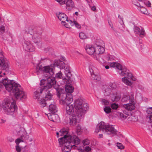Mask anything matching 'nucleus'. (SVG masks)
Here are the masks:
<instances>
[{"instance_id": "nucleus-45", "label": "nucleus", "mask_w": 152, "mask_h": 152, "mask_svg": "<svg viewBox=\"0 0 152 152\" xmlns=\"http://www.w3.org/2000/svg\"><path fill=\"white\" fill-rule=\"evenodd\" d=\"M5 27L4 26H1L0 27V34H1L5 32Z\"/></svg>"}, {"instance_id": "nucleus-47", "label": "nucleus", "mask_w": 152, "mask_h": 152, "mask_svg": "<svg viewBox=\"0 0 152 152\" xmlns=\"http://www.w3.org/2000/svg\"><path fill=\"white\" fill-rule=\"evenodd\" d=\"M132 3L137 7H140L141 6L140 4L136 0H133Z\"/></svg>"}, {"instance_id": "nucleus-30", "label": "nucleus", "mask_w": 152, "mask_h": 152, "mask_svg": "<svg viewBox=\"0 0 152 152\" xmlns=\"http://www.w3.org/2000/svg\"><path fill=\"white\" fill-rule=\"evenodd\" d=\"M65 3L67 9L69 10H70L71 8L74 7V3L72 0H67Z\"/></svg>"}, {"instance_id": "nucleus-9", "label": "nucleus", "mask_w": 152, "mask_h": 152, "mask_svg": "<svg viewBox=\"0 0 152 152\" xmlns=\"http://www.w3.org/2000/svg\"><path fill=\"white\" fill-rule=\"evenodd\" d=\"M57 95L58 97L60 98L59 100L60 104H64L65 103L64 99H66V97L67 95L65 93V90L64 89L58 88L56 89Z\"/></svg>"}, {"instance_id": "nucleus-51", "label": "nucleus", "mask_w": 152, "mask_h": 152, "mask_svg": "<svg viewBox=\"0 0 152 152\" xmlns=\"http://www.w3.org/2000/svg\"><path fill=\"white\" fill-rule=\"evenodd\" d=\"M128 98L126 95H124L122 97V100L123 102L127 101V100H128Z\"/></svg>"}, {"instance_id": "nucleus-3", "label": "nucleus", "mask_w": 152, "mask_h": 152, "mask_svg": "<svg viewBox=\"0 0 152 152\" xmlns=\"http://www.w3.org/2000/svg\"><path fill=\"white\" fill-rule=\"evenodd\" d=\"M110 66L111 67L115 68L121 70L120 74L124 76L122 79V80L124 83L127 85L131 86L132 84V83L131 80L135 81L136 79L134 77L131 72L126 68H122V66L118 62H113L111 63Z\"/></svg>"}, {"instance_id": "nucleus-31", "label": "nucleus", "mask_w": 152, "mask_h": 152, "mask_svg": "<svg viewBox=\"0 0 152 152\" xmlns=\"http://www.w3.org/2000/svg\"><path fill=\"white\" fill-rule=\"evenodd\" d=\"M111 89L110 88L107 86H105L104 88V93L105 96H109L111 94Z\"/></svg>"}, {"instance_id": "nucleus-23", "label": "nucleus", "mask_w": 152, "mask_h": 152, "mask_svg": "<svg viewBox=\"0 0 152 152\" xmlns=\"http://www.w3.org/2000/svg\"><path fill=\"white\" fill-rule=\"evenodd\" d=\"M134 30L135 34H139L140 37H142L144 34V30L143 29H140L137 26L134 27Z\"/></svg>"}, {"instance_id": "nucleus-17", "label": "nucleus", "mask_w": 152, "mask_h": 152, "mask_svg": "<svg viewBox=\"0 0 152 152\" xmlns=\"http://www.w3.org/2000/svg\"><path fill=\"white\" fill-rule=\"evenodd\" d=\"M16 131L17 134L20 136L22 139L26 140L28 138V136L26 135V132L23 128L21 127L19 128V129H17Z\"/></svg>"}, {"instance_id": "nucleus-24", "label": "nucleus", "mask_w": 152, "mask_h": 152, "mask_svg": "<svg viewBox=\"0 0 152 152\" xmlns=\"http://www.w3.org/2000/svg\"><path fill=\"white\" fill-rule=\"evenodd\" d=\"M68 131L67 129H63L59 132H57L56 134L57 137H58L60 135L61 136H63L64 137L65 135L66 136H70L68 134Z\"/></svg>"}, {"instance_id": "nucleus-14", "label": "nucleus", "mask_w": 152, "mask_h": 152, "mask_svg": "<svg viewBox=\"0 0 152 152\" xmlns=\"http://www.w3.org/2000/svg\"><path fill=\"white\" fill-rule=\"evenodd\" d=\"M0 66L2 69L6 70L8 69V61L3 56L0 57Z\"/></svg>"}, {"instance_id": "nucleus-25", "label": "nucleus", "mask_w": 152, "mask_h": 152, "mask_svg": "<svg viewBox=\"0 0 152 152\" xmlns=\"http://www.w3.org/2000/svg\"><path fill=\"white\" fill-rule=\"evenodd\" d=\"M66 99H64L65 103L66 104H70L73 101L72 96L71 94H68L66 97Z\"/></svg>"}, {"instance_id": "nucleus-10", "label": "nucleus", "mask_w": 152, "mask_h": 152, "mask_svg": "<svg viewBox=\"0 0 152 152\" xmlns=\"http://www.w3.org/2000/svg\"><path fill=\"white\" fill-rule=\"evenodd\" d=\"M41 33L36 32H34L33 34L32 39L33 42L36 44L39 48L41 46V43L40 42V39Z\"/></svg>"}, {"instance_id": "nucleus-28", "label": "nucleus", "mask_w": 152, "mask_h": 152, "mask_svg": "<svg viewBox=\"0 0 152 152\" xmlns=\"http://www.w3.org/2000/svg\"><path fill=\"white\" fill-rule=\"evenodd\" d=\"M136 100L134 98V95L133 94H131L129 97V103L124 104H135Z\"/></svg>"}, {"instance_id": "nucleus-56", "label": "nucleus", "mask_w": 152, "mask_h": 152, "mask_svg": "<svg viewBox=\"0 0 152 152\" xmlns=\"http://www.w3.org/2000/svg\"><path fill=\"white\" fill-rule=\"evenodd\" d=\"M139 42H142V40L139 39ZM137 45L139 48H140L141 49H142V47L143 46V44L142 43H140L139 45L137 44Z\"/></svg>"}, {"instance_id": "nucleus-54", "label": "nucleus", "mask_w": 152, "mask_h": 152, "mask_svg": "<svg viewBox=\"0 0 152 152\" xmlns=\"http://www.w3.org/2000/svg\"><path fill=\"white\" fill-rule=\"evenodd\" d=\"M61 4H65L67 0H56Z\"/></svg>"}, {"instance_id": "nucleus-8", "label": "nucleus", "mask_w": 152, "mask_h": 152, "mask_svg": "<svg viewBox=\"0 0 152 152\" xmlns=\"http://www.w3.org/2000/svg\"><path fill=\"white\" fill-rule=\"evenodd\" d=\"M4 111L7 115H11L13 117L15 116L13 115L14 112L18 109L17 105H3Z\"/></svg>"}, {"instance_id": "nucleus-18", "label": "nucleus", "mask_w": 152, "mask_h": 152, "mask_svg": "<svg viewBox=\"0 0 152 152\" xmlns=\"http://www.w3.org/2000/svg\"><path fill=\"white\" fill-rule=\"evenodd\" d=\"M110 98L112 101L114 102H116L119 101L121 99V94L118 92L113 93L110 96Z\"/></svg>"}, {"instance_id": "nucleus-6", "label": "nucleus", "mask_w": 152, "mask_h": 152, "mask_svg": "<svg viewBox=\"0 0 152 152\" xmlns=\"http://www.w3.org/2000/svg\"><path fill=\"white\" fill-rule=\"evenodd\" d=\"M44 92L45 95V98L46 99L47 98L49 99L51 98L53 95L50 93L49 90H46L45 88L42 87L41 88H38L34 93V97L35 99H39L40 94L42 92Z\"/></svg>"}, {"instance_id": "nucleus-22", "label": "nucleus", "mask_w": 152, "mask_h": 152, "mask_svg": "<svg viewBox=\"0 0 152 152\" xmlns=\"http://www.w3.org/2000/svg\"><path fill=\"white\" fill-rule=\"evenodd\" d=\"M111 107L106 106L104 108V110L107 114H109L111 112V108L113 110H117L119 107V105H110Z\"/></svg>"}, {"instance_id": "nucleus-64", "label": "nucleus", "mask_w": 152, "mask_h": 152, "mask_svg": "<svg viewBox=\"0 0 152 152\" xmlns=\"http://www.w3.org/2000/svg\"><path fill=\"white\" fill-rule=\"evenodd\" d=\"M148 117H149L150 122H152V115H148Z\"/></svg>"}, {"instance_id": "nucleus-13", "label": "nucleus", "mask_w": 152, "mask_h": 152, "mask_svg": "<svg viewBox=\"0 0 152 152\" xmlns=\"http://www.w3.org/2000/svg\"><path fill=\"white\" fill-rule=\"evenodd\" d=\"M23 45L24 49L26 51L32 52L34 50L35 48L30 41H25Z\"/></svg>"}, {"instance_id": "nucleus-36", "label": "nucleus", "mask_w": 152, "mask_h": 152, "mask_svg": "<svg viewBox=\"0 0 152 152\" xmlns=\"http://www.w3.org/2000/svg\"><path fill=\"white\" fill-rule=\"evenodd\" d=\"M91 78L94 80L99 81L101 79L99 75H96L94 74H91Z\"/></svg>"}, {"instance_id": "nucleus-4", "label": "nucleus", "mask_w": 152, "mask_h": 152, "mask_svg": "<svg viewBox=\"0 0 152 152\" xmlns=\"http://www.w3.org/2000/svg\"><path fill=\"white\" fill-rule=\"evenodd\" d=\"M76 114L74 113L69 116V124L71 126L75 125L79 123L81 118L84 117L86 111L89 107L88 105H74Z\"/></svg>"}, {"instance_id": "nucleus-21", "label": "nucleus", "mask_w": 152, "mask_h": 152, "mask_svg": "<svg viewBox=\"0 0 152 152\" xmlns=\"http://www.w3.org/2000/svg\"><path fill=\"white\" fill-rule=\"evenodd\" d=\"M64 72L66 78H64L63 80H64L65 83H69V80L71 76V74L69 69L68 68H66L64 69Z\"/></svg>"}, {"instance_id": "nucleus-26", "label": "nucleus", "mask_w": 152, "mask_h": 152, "mask_svg": "<svg viewBox=\"0 0 152 152\" xmlns=\"http://www.w3.org/2000/svg\"><path fill=\"white\" fill-rule=\"evenodd\" d=\"M4 102L5 103L4 104H15L16 102L12 98H7L4 100Z\"/></svg>"}, {"instance_id": "nucleus-58", "label": "nucleus", "mask_w": 152, "mask_h": 152, "mask_svg": "<svg viewBox=\"0 0 152 152\" xmlns=\"http://www.w3.org/2000/svg\"><path fill=\"white\" fill-rule=\"evenodd\" d=\"M23 142V141L19 138H18L15 140V142L17 145H18L20 142Z\"/></svg>"}, {"instance_id": "nucleus-60", "label": "nucleus", "mask_w": 152, "mask_h": 152, "mask_svg": "<svg viewBox=\"0 0 152 152\" xmlns=\"http://www.w3.org/2000/svg\"><path fill=\"white\" fill-rule=\"evenodd\" d=\"M67 21V22L69 23V25H70V26H72L74 25V22H72L71 20H68L67 19V20L66 21Z\"/></svg>"}, {"instance_id": "nucleus-44", "label": "nucleus", "mask_w": 152, "mask_h": 152, "mask_svg": "<svg viewBox=\"0 0 152 152\" xmlns=\"http://www.w3.org/2000/svg\"><path fill=\"white\" fill-rule=\"evenodd\" d=\"M118 115L122 120H124L126 119L127 117V116L124 115V114L122 113H119Z\"/></svg>"}, {"instance_id": "nucleus-42", "label": "nucleus", "mask_w": 152, "mask_h": 152, "mask_svg": "<svg viewBox=\"0 0 152 152\" xmlns=\"http://www.w3.org/2000/svg\"><path fill=\"white\" fill-rule=\"evenodd\" d=\"M99 101L101 102L102 104H108L109 103V101L105 99H101L99 100Z\"/></svg>"}, {"instance_id": "nucleus-33", "label": "nucleus", "mask_w": 152, "mask_h": 152, "mask_svg": "<svg viewBox=\"0 0 152 152\" xmlns=\"http://www.w3.org/2000/svg\"><path fill=\"white\" fill-rule=\"evenodd\" d=\"M54 65H56L58 66H59L61 69L64 68L65 65L64 63L62 61H57V63L56 62Z\"/></svg>"}, {"instance_id": "nucleus-34", "label": "nucleus", "mask_w": 152, "mask_h": 152, "mask_svg": "<svg viewBox=\"0 0 152 152\" xmlns=\"http://www.w3.org/2000/svg\"><path fill=\"white\" fill-rule=\"evenodd\" d=\"M43 67L41 65H37L36 68V72L37 74L43 72Z\"/></svg>"}, {"instance_id": "nucleus-55", "label": "nucleus", "mask_w": 152, "mask_h": 152, "mask_svg": "<svg viewBox=\"0 0 152 152\" xmlns=\"http://www.w3.org/2000/svg\"><path fill=\"white\" fill-rule=\"evenodd\" d=\"M62 25H64L65 27L68 28H70L71 27L70 26V25H69V23L66 21V22H65V23H64V24L62 23Z\"/></svg>"}, {"instance_id": "nucleus-62", "label": "nucleus", "mask_w": 152, "mask_h": 152, "mask_svg": "<svg viewBox=\"0 0 152 152\" xmlns=\"http://www.w3.org/2000/svg\"><path fill=\"white\" fill-rule=\"evenodd\" d=\"M144 4L148 7H151V4L149 1H144Z\"/></svg>"}, {"instance_id": "nucleus-11", "label": "nucleus", "mask_w": 152, "mask_h": 152, "mask_svg": "<svg viewBox=\"0 0 152 152\" xmlns=\"http://www.w3.org/2000/svg\"><path fill=\"white\" fill-rule=\"evenodd\" d=\"M55 66L54 64H51L50 66L43 67V72L50 75H53L54 74L53 69Z\"/></svg>"}, {"instance_id": "nucleus-32", "label": "nucleus", "mask_w": 152, "mask_h": 152, "mask_svg": "<svg viewBox=\"0 0 152 152\" xmlns=\"http://www.w3.org/2000/svg\"><path fill=\"white\" fill-rule=\"evenodd\" d=\"M65 90L66 92L71 94L73 92L74 90L73 88L70 85H66L65 87Z\"/></svg>"}, {"instance_id": "nucleus-43", "label": "nucleus", "mask_w": 152, "mask_h": 152, "mask_svg": "<svg viewBox=\"0 0 152 152\" xmlns=\"http://www.w3.org/2000/svg\"><path fill=\"white\" fill-rule=\"evenodd\" d=\"M7 120L6 117H2L1 118H0V124H5Z\"/></svg>"}, {"instance_id": "nucleus-48", "label": "nucleus", "mask_w": 152, "mask_h": 152, "mask_svg": "<svg viewBox=\"0 0 152 152\" xmlns=\"http://www.w3.org/2000/svg\"><path fill=\"white\" fill-rule=\"evenodd\" d=\"M74 22V24L75 27L79 29L81 27V26L80 24L77 22L76 21L74 20L73 21Z\"/></svg>"}, {"instance_id": "nucleus-41", "label": "nucleus", "mask_w": 152, "mask_h": 152, "mask_svg": "<svg viewBox=\"0 0 152 152\" xmlns=\"http://www.w3.org/2000/svg\"><path fill=\"white\" fill-rule=\"evenodd\" d=\"M118 21L121 23V25L122 26V27L123 28H124L125 27V25L123 21V18L122 16L120 15L118 16Z\"/></svg>"}, {"instance_id": "nucleus-5", "label": "nucleus", "mask_w": 152, "mask_h": 152, "mask_svg": "<svg viewBox=\"0 0 152 152\" xmlns=\"http://www.w3.org/2000/svg\"><path fill=\"white\" fill-rule=\"evenodd\" d=\"M100 131L108 134H112L113 136L117 134L118 132L115 129L113 125H110L109 124L105 123L102 121L97 125L95 132L98 133Z\"/></svg>"}, {"instance_id": "nucleus-61", "label": "nucleus", "mask_w": 152, "mask_h": 152, "mask_svg": "<svg viewBox=\"0 0 152 152\" xmlns=\"http://www.w3.org/2000/svg\"><path fill=\"white\" fill-rule=\"evenodd\" d=\"M85 150L86 152H88L91 151V148L89 146H86L85 147Z\"/></svg>"}, {"instance_id": "nucleus-53", "label": "nucleus", "mask_w": 152, "mask_h": 152, "mask_svg": "<svg viewBox=\"0 0 152 152\" xmlns=\"http://www.w3.org/2000/svg\"><path fill=\"white\" fill-rule=\"evenodd\" d=\"M82 132L81 127L79 125H78L77 126V133L79 134H80V132Z\"/></svg>"}, {"instance_id": "nucleus-52", "label": "nucleus", "mask_w": 152, "mask_h": 152, "mask_svg": "<svg viewBox=\"0 0 152 152\" xmlns=\"http://www.w3.org/2000/svg\"><path fill=\"white\" fill-rule=\"evenodd\" d=\"M53 115L54 116V119L55 122L56 121V120L59 118V116L57 114H55V113H52Z\"/></svg>"}, {"instance_id": "nucleus-7", "label": "nucleus", "mask_w": 152, "mask_h": 152, "mask_svg": "<svg viewBox=\"0 0 152 152\" xmlns=\"http://www.w3.org/2000/svg\"><path fill=\"white\" fill-rule=\"evenodd\" d=\"M44 81L47 83V84L46 86H44L42 87L45 88L46 90H49L48 89L51 88L52 86L56 84V83L55 78L52 76L48 77L47 80L44 79L41 80L40 84L42 85V82Z\"/></svg>"}, {"instance_id": "nucleus-20", "label": "nucleus", "mask_w": 152, "mask_h": 152, "mask_svg": "<svg viewBox=\"0 0 152 152\" xmlns=\"http://www.w3.org/2000/svg\"><path fill=\"white\" fill-rule=\"evenodd\" d=\"M66 105V112L68 114H73L74 113L76 114L75 111V109L74 105Z\"/></svg>"}, {"instance_id": "nucleus-57", "label": "nucleus", "mask_w": 152, "mask_h": 152, "mask_svg": "<svg viewBox=\"0 0 152 152\" xmlns=\"http://www.w3.org/2000/svg\"><path fill=\"white\" fill-rule=\"evenodd\" d=\"M110 87L113 89L115 88L116 87V83H114L110 84Z\"/></svg>"}, {"instance_id": "nucleus-46", "label": "nucleus", "mask_w": 152, "mask_h": 152, "mask_svg": "<svg viewBox=\"0 0 152 152\" xmlns=\"http://www.w3.org/2000/svg\"><path fill=\"white\" fill-rule=\"evenodd\" d=\"M49 115H48V119L50 120L51 121H52L53 122H54V120L53 119L54 118V116L53 115V114H49Z\"/></svg>"}, {"instance_id": "nucleus-37", "label": "nucleus", "mask_w": 152, "mask_h": 152, "mask_svg": "<svg viewBox=\"0 0 152 152\" xmlns=\"http://www.w3.org/2000/svg\"><path fill=\"white\" fill-rule=\"evenodd\" d=\"M139 10H140L141 12L142 13L144 14H148V12L146 8L144 7L143 6H141L140 7V8L139 9Z\"/></svg>"}, {"instance_id": "nucleus-2", "label": "nucleus", "mask_w": 152, "mask_h": 152, "mask_svg": "<svg viewBox=\"0 0 152 152\" xmlns=\"http://www.w3.org/2000/svg\"><path fill=\"white\" fill-rule=\"evenodd\" d=\"M59 145H62V152H69L72 148L75 149V145H78L80 140L76 135L66 136L61 137L58 139Z\"/></svg>"}, {"instance_id": "nucleus-39", "label": "nucleus", "mask_w": 152, "mask_h": 152, "mask_svg": "<svg viewBox=\"0 0 152 152\" xmlns=\"http://www.w3.org/2000/svg\"><path fill=\"white\" fill-rule=\"evenodd\" d=\"M45 99H41L40 102V103L41 104H48L47 102L48 101V100H49L50 99H49L48 98H47V99H45Z\"/></svg>"}, {"instance_id": "nucleus-12", "label": "nucleus", "mask_w": 152, "mask_h": 152, "mask_svg": "<svg viewBox=\"0 0 152 152\" xmlns=\"http://www.w3.org/2000/svg\"><path fill=\"white\" fill-rule=\"evenodd\" d=\"M104 51V49L103 47L101 46L100 45H97L96 47V54L94 55L95 59L96 60L99 61L100 56L99 54L103 53Z\"/></svg>"}, {"instance_id": "nucleus-59", "label": "nucleus", "mask_w": 152, "mask_h": 152, "mask_svg": "<svg viewBox=\"0 0 152 152\" xmlns=\"http://www.w3.org/2000/svg\"><path fill=\"white\" fill-rule=\"evenodd\" d=\"M147 112L148 114H152V107L148 108Z\"/></svg>"}, {"instance_id": "nucleus-40", "label": "nucleus", "mask_w": 152, "mask_h": 152, "mask_svg": "<svg viewBox=\"0 0 152 152\" xmlns=\"http://www.w3.org/2000/svg\"><path fill=\"white\" fill-rule=\"evenodd\" d=\"M79 36L80 38L82 39H85L87 38V36L83 32H81L79 33Z\"/></svg>"}, {"instance_id": "nucleus-63", "label": "nucleus", "mask_w": 152, "mask_h": 152, "mask_svg": "<svg viewBox=\"0 0 152 152\" xmlns=\"http://www.w3.org/2000/svg\"><path fill=\"white\" fill-rule=\"evenodd\" d=\"M16 150L17 152H20L21 148L18 145L16 146Z\"/></svg>"}, {"instance_id": "nucleus-29", "label": "nucleus", "mask_w": 152, "mask_h": 152, "mask_svg": "<svg viewBox=\"0 0 152 152\" xmlns=\"http://www.w3.org/2000/svg\"><path fill=\"white\" fill-rule=\"evenodd\" d=\"M63 74L60 71L57 73H56V78H58L59 79H61L62 80L64 83V84H67L68 83H65L64 82V80H63L64 78H66V77L65 76V77H64L63 76Z\"/></svg>"}, {"instance_id": "nucleus-50", "label": "nucleus", "mask_w": 152, "mask_h": 152, "mask_svg": "<svg viewBox=\"0 0 152 152\" xmlns=\"http://www.w3.org/2000/svg\"><path fill=\"white\" fill-rule=\"evenodd\" d=\"M117 144V146L119 149H122L124 148V146L121 143L118 142Z\"/></svg>"}, {"instance_id": "nucleus-38", "label": "nucleus", "mask_w": 152, "mask_h": 152, "mask_svg": "<svg viewBox=\"0 0 152 152\" xmlns=\"http://www.w3.org/2000/svg\"><path fill=\"white\" fill-rule=\"evenodd\" d=\"M34 27L32 26H30L29 27L27 30L26 31L27 33L30 34L31 35H33V31L34 30Z\"/></svg>"}, {"instance_id": "nucleus-19", "label": "nucleus", "mask_w": 152, "mask_h": 152, "mask_svg": "<svg viewBox=\"0 0 152 152\" xmlns=\"http://www.w3.org/2000/svg\"><path fill=\"white\" fill-rule=\"evenodd\" d=\"M56 15L59 20L61 21V23L64 24L67 20V17L66 15L63 13H57Z\"/></svg>"}, {"instance_id": "nucleus-35", "label": "nucleus", "mask_w": 152, "mask_h": 152, "mask_svg": "<svg viewBox=\"0 0 152 152\" xmlns=\"http://www.w3.org/2000/svg\"><path fill=\"white\" fill-rule=\"evenodd\" d=\"M75 104H86V102L84 101H83L81 99H77L75 101Z\"/></svg>"}, {"instance_id": "nucleus-1", "label": "nucleus", "mask_w": 152, "mask_h": 152, "mask_svg": "<svg viewBox=\"0 0 152 152\" xmlns=\"http://www.w3.org/2000/svg\"><path fill=\"white\" fill-rule=\"evenodd\" d=\"M5 75L4 72L0 71V88L4 85L8 91H12L16 99L20 98L23 101L27 97L26 93L20 87V86L17 84L13 80H8L7 78L3 79Z\"/></svg>"}, {"instance_id": "nucleus-27", "label": "nucleus", "mask_w": 152, "mask_h": 152, "mask_svg": "<svg viewBox=\"0 0 152 152\" xmlns=\"http://www.w3.org/2000/svg\"><path fill=\"white\" fill-rule=\"evenodd\" d=\"M49 111L52 113H56L58 109L56 105H49Z\"/></svg>"}, {"instance_id": "nucleus-15", "label": "nucleus", "mask_w": 152, "mask_h": 152, "mask_svg": "<svg viewBox=\"0 0 152 152\" xmlns=\"http://www.w3.org/2000/svg\"><path fill=\"white\" fill-rule=\"evenodd\" d=\"M126 110H124L123 113L127 116L131 115H132L130 111L135 109V105H123Z\"/></svg>"}, {"instance_id": "nucleus-49", "label": "nucleus", "mask_w": 152, "mask_h": 152, "mask_svg": "<svg viewBox=\"0 0 152 152\" xmlns=\"http://www.w3.org/2000/svg\"><path fill=\"white\" fill-rule=\"evenodd\" d=\"M83 143L84 145H88L90 143L89 141L87 139H85L83 140Z\"/></svg>"}, {"instance_id": "nucleus-16", "label": "nucleus", "mask_w": 152, "mask_h": 152, "mask_svg": "<svg viewBox=\"0 0 152 152\" xmlns=\"http://www.w3.org/2000/svg\"><path fill=\"white\" fill-rule=\"evenodd\" d=\"M85 49L87 53L89 54L93 55L95 58L94 55L96 54V47H95L92 45H86Z\"/></svg>"}]
</instances>
